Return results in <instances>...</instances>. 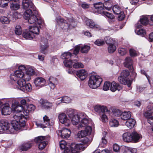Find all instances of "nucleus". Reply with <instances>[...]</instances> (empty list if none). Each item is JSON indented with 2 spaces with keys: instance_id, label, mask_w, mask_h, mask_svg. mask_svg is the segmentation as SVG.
<instances>
[{
  "instance_id": "nucleus-9",
  "label": "nucleus",
  "mask_w": 153,
  "mask_h": 153,
  "mask_svg": "<svg viewBox=\"0 0 153 153\" xmlns=\"http://www.w3.org/2000/svg\"><path fill=\"white\" fill-rule=\"evenodd\" d=\"M47 137H46L40 136L35 139L34 141L38 145L39 148L40 150L44 149L48 143Z\"/></svg>"
},
{
  "instance_id": "nucleus-17",
  "label": "nucleus",
  "mask_w": 153,
  "mask_h": 153,
  "mask_svg": "<svg viewBox=\"0 0 153 153\" xmlns=\"http://www.w3.org/2000/svg\"><path fill=\"white\" fill-rule=\"evenodd\" d=\"M34 83L35 86L40 88L46 85V81L42 77H38L34 80Z\"/></svg>"
},
{
  "instance_id": "nucleus-25",
  "label": "nucleus",
  "mask_w": 153,
  "mask_h": 153,
  "mask_svg": "<svg viewBox=\"0 0 153 153\" xmlns=\"http://www.w3.org/2000/svg\"><path fill=\"white\" fill-rule=\"evenodd\" d=\"M85 23L90 28L98 29L100 28V26L95 24L92 20L87 19L85 20Z\"/></svg>"
},
{
  "instance_id": "nucleus-59",
  "label": "nucleus",
  "mask_w": 153,
  "mask_h": 153,
  "mask_svg": "<svg viewBox=\"0 0 153 153\" xmlns=\"http://www.w3.org/2000/svg\"><path fill=\"white\" fill-rule=\"evenodd\" d=\"M130 54L131 56L134 57L137 55V52L133 49H131L129 51Z\"/></svg>"
},
{
  "instance_id": "nucleus-22",
  "label": "nucleus",
  "mask_w": 153,
  "mask_h": 153,
  "mask_svg": "<svg viewBox=\"0 0 153 153\" xmlns=\"http://www.w3.org/2000/svg\"><path fill=\"white\" fill-rule=\"evenodd\" d=\"M2 115H10L11 112V109L8 105H4L1 107Z\"/></svg>"
},
{
  "instance_id": "nucleus-54",
  "label": "nucleus",
  "mask_w": 153,
  "mask_h": 153,
  "mask_svg": "<svg viewBox=\"0 0 153 153\" xmlns=\"http://www.w3.org/2000/svg\"><path fill=\"white\" fill-rule=\"evenodd\" d=\"M8 0H0V6L4 7L8 5Z\"/></svg>"
},
{
  "instance_id": "nucleus-45",
  "label": "nucleus",
  "mask_w": 153,
  "mask_h": 153,
  "mask_svg": "<svg viewBox=\"0 0 153 153\" xmlns=\"http://www.w3.org/2000/svg\"><path fill=\"white\" fill-rule=\"evenodd\" d=\"M0 22L3 24H8L10 22V20L9 19L4 16H1L0 18Z\"/></svg>"
},
{
  "instance_id": "nucleus-37",
  "label": "nucleus",
  "mask_w": 153,
  "mask_h": 153,
  "mask_svg": "<svg viewBox=\"0 0 153 153\" xmlns=\"http://www.w3.org/2000/svg\"><path fill=\"white\" fill-rule=\"evenodd\" d=\"M29 30L33 34H38L39 33V30L37 26H30Z\"/></svg>"
},
{
  "instance_id": "nucleus-28",
  "label": "nucleus",
  "mask_w": 153,
  "mask_h": 153,
  "mask_svg": "<svg viewBox=\"0 0 153 153\" xmlns=\"http://www.w3.org/2000/svg\"><path fill=\"white\" fill-rule=\"evenodd\" d=\"M123 140L126 142H132V138L131 137V133L129 132L124 133L122 136Z\"/></svg>"
},
{
  "instance_id": "nucleus-23",
  "label": "nucleus",
  "mask_w": 153,
  "mask_h": 153,
  "mask_svg": "<svg viewBox=\"0 0 153 153\" xmlns=\"http://www.w3.org/2000/svg\"><path fill=\"white\" fill-rule=\"evenodd\" d=\"M94 7L96 9V11L99 14H102L104 11V4L101 2L95 3L94 4Z\"/></svg>"
},
{
  "instance_id": "nucleus-33",
  "label": "nucleus",
  "mask_w": 153,
  "mask_h": 153,
  "mask_svg": "<svg viewBox=\"0 0 153 153\" xmlns=\"http://www.w3.org/2000/svg\"><path fill=\"white\" fill-rule=\"evenodd\" d=\"M23 36L24 38L27 39H31L34 37V35L29 30L24 31L23 33Z\"/></svg>"
},
{
  "instance_id": "nucleus-63",
  "label": "nucleus",
  "mask_w": 153,
  "mask_h": 153,
  "mask_svg": "<svg viewBox=\"0 0 153 153\" xmlns=\"http://www.w3.org/2000/svg\"><path fill=\"white\" fill-rule=\"evenodd\" d=\"M80 5H81L82 7L84 9H87L89 7V5L86 3L85 2L82 3Z\"/></svg>"
},
{
  "instance_id": "nucleus-56",
  "label": "nucleus",
  "mask_w": 153,
  "mask_h": 153,
  "mask_svg": "<svg viewBox=\"0 0 153 153\" xmlns=\"http://www.w3.org/2000/svg\"><path fill=\"white\" fill-rule=\"evenodd\" d=\"M118 52L121 55L123 56L126 53L127 50L126 48H120L118 49Z\"/></svg>"
},
{
  "instance_id": "nucleus-40",
  "label": "nucleus",
  "mask_w": 153,
  "mask_h": 153,
  "mask_svg": "<svg viewBox=\"0 0 153 153\" xmlns=\"http://www.w3.org/2000/svg\"><path fill=\"white\" fill-rule=\"evenodd\" d=\"M122 112L121 111L118 109H114L112 112V117H120Z\"/></svg>"
},
{
  "instance_id": "nucleus-41",
  "label": "nucleus",
  "mask_w": 153,
  "mask_h": 153,
  "mask_svg": "<svg viewBox=\"0 0 153 153\" xmlns=\"http://www.w3.org/2000/svg\"><path fill=\"white\" fill-rule=\"evenodd\" d=\"M32 89V87L31 84L29 83H28L27 84H25V85L24 86L21 91H27L28 92H30Z\"/></svg>"
},
{
  "instance_id": "nucleus-46",
  "label": "nucleus",
  "mask_w": 153,
  "mask_h": 153,
  "mask_svg": "<svg viewBox=\"0 0 153 153\" xmlns=\"http://www.w3.org/2000/svg\"><path fill=\"white\" fill-rule=\"evenodd\" d=\"M135 31L137 34L138 35H140L142 36H144L146 33V31L143 29H136Z\"/></svg>"
},
{
  "instance_id": "nucleus-10",
  "label": "nucleus",
  "mask_w": 153,
  "mask_h": 153,
  "mask_svg": "<svg viewBox=\"0 0 153 153\" xmlns=\"http://www.w3.org/2000/svg\"><path fill=\"white\" fill-rule=\"evenodd\" d=\"M56 20L58 25L62 29L67 30L68 29L70 24L66 20L59 16L56 17Z\"/></svg>"
},
{
  "instance_id": "nucleus-3",
  "label": "nucleus",
  "mask_w": 153,
  "mask_h": 153,
  "mask_svg": "<svg viewBox=\"0 0 153 153\" xmlns=\"http://www.w3.org/2000/svg\"><path fill=\"white\" fill-rule=\"evenodd\" d=\"M38 16V13L36 9L34 10H27L24 13V17L25 20H27L29 23L32 24L36 22Z\"/></svg>"
},
{
  "instance_id": "nucleus-27",
  "label": "nucleus",
  "mask_w": 153,
  "mask_h": 153,
  "mask_svg": "<svg viewBox=\"0 0 153 153\" xmlns=\"http://www.w3.org/2000/svg\"><path fill=\"white\" fill-rule=\"evenodd\" d=\"M10 8L12 10H16L20 8V5L19 1L12 0L10 2Z\"/></svg>"
},
{
  "instance_id": "nucleus-8",
  "label": "nucleus",
  "mask_w": 153,
  "mask_h": 153,
  "mask_svg": "<svg viewBox=\"0 0 153 153\" xmlns=\"http://www.w3.org/2000/svg\"><path fill=\"white\" fill-rule=\"evenodd\" d=\"M30 79V77L29 76L26 75L24 78L20 79H17L15 82H14V83L17 84L15 87L14 88H15L21 90L22 88H23L24 86L25 85L26 81H29Z\"/></svg>"
},
{
  "instance_id": "nucleus-30",
  "label": "nucleus",
  "mask_w": 153,
  "mask_h": 153,
  "mask_svg": "<svg viewBox=\"0 0 153 153\" xmlns=\"http://www.w3.org/2000/svg\"><path fill=\"white\" fill-rule=\"evenodd\" d=\"M131 137L132 138V142L134 143L138 142L140 139L142 138L141 135L135 131L131 133Z\"/></svg>"
},
{
  "instance_id": "nucleus-31",
  "label": "nucleus",
  "mask_w": 153,
  "mask_h": 153,
  "mask_svg": "<svg viewBox=\"0 0 153 153\" xmlns=\"http://www.w3.org/2000/svg\"><path fill=\"white\" fill-rule=\"evenodd\" d=\"M131 114L130 112L124 111L121 113L120 116L121 119L123 120H127L131 118Z\"/></svg>"
},
{
  "instance_id": "nucleus-7",
  "label": "nucleus",
  "mask_w": 153,
  "mask_h": 153,
  "mask_svg": "<svg viewBox=\"0 0 153 153\" xmlns=\"http://www.w3.org/2000/svg\"><path fill=\"white\" fill-rule=\"evenodd\" d=\"M83 114H82V112L76 114L73 111H71L68 114V116L71 120L73 124L76 125L78 124L80 120V118L82 116H83Z\"/></svg>"
},
{
  "instance_id": "nucleus-2",
  "label": "nucleus",
  "mask_w": 153,
  "mask_h": 153,
  "mask_svg": "<svg viewBox=\"0 0 153 153\" xmlns=\"http://www.w3.org/2000/svg\"><path fill=\"white\" fill-rule=\"evenodd\" d=\"M90 143L89 139L87 137H85L82 140V144L72 145L70 149H65L64 153H79V150H84V148L86 147Z\"/></svg>"
},
{
  "instance_id": "nucleus-20",
  "label": "nucleus",
  "mask_w": 153,
  "mask_h": 153,
  "mask_svg": "<svg viewBox=\"0 0 153 153\" xmlns=\"http://www.w3.org/2000/svg\"><path fill=\"white\" fill-rule=\"evenodd\" d=\"M71 131L68 128H63L60 130L59 131V134L63 138H68L70 135Z\"/></svg>"
},
{
  "instance_id": "nucleus-35",
  "label": "nucleus",
  "mask_w": 153,
  "mask_h": 153,
  "mask_svg": "<svg viewBox=\"0 0 153 153\" xmlns=\"http://www.w3.org/2000/svg\"><path fill=\"white\" fill-rule=\"evenodd\" d=\"M26 74L27 76L30 77V76L33 75L35 74L34 69L32 67L30 66H27L25 67Z\"/></svg>"
},
{
  "instance_id": "nucleus-38",
  "label": "nucleus",
  "mask_w": 153,
  "mask_h": 153,
  "mask_svg": "<svg viewBox=\"0 0 153 153\" xmlns=\"http://www.w3.org/2000/svg\"><path fill=\"white\" fill-rule=\"evenodd\" d=\"M116 47L115 43L113 44H110L108 45V51L110 53H112L114 52L116 50Z\"/></svg>"
},
{
  "instance_id": "nucleus-29",
  "label": "nucleus",
  "mask_w": 153,
  "mask_h": 153,
  "mask_svg": "<svg viewBox=\"0 0 153 153\" xmlns=\"http://www.w3.org/2000/svg\"><path fill=\"white\" fill-rule=\"evenodd\" d=\"M122 89V88L118 83L113 82L111 84L110 90L112 92H115L116 90L118 91Z\"/></svg>"
},
{
  "instance_id": "nucleus-44",
  "label": "nucleus",
  "mask_w": 153,
  "mask_h": 153,
  "mask_svg": "<svg viewBox=\"0 0 153 153\" xmlns=\"http://www.w3.org/2000/svg\"><path fill=\"white\" fill-rule=\"evenodd\" d=\"M90 47L89 46L84 45L81 47L80 51L82 53H87L89 51Z\"/></svg>"
},
{
  "instance_id": "nucleus-64",
  "label": "nucleus",
  "mask_w": 153,
  "mask_h": 153,
  "mask_svg": "<svg viewBox=\"0 0 153 153\" xmlns=\"http://www.w3.org/2000/svg\"><path fill=\"white\" fill-rule=\"evenodd\" d=\"M146 111L152 114L153 113V108L151 106H148L146 108Z\"/></svg>"
},
{
  "instance_id": "nucleus-55",
  "label": "nucleus",
  "mask_w": 153,
  "mask_h": 153,
  "mask_svg": "<svg viewBox=\"0 0 153 153\" xmlns=\"http://www.w3.org/2000/svg\"><path fill=\"white\" fill-rule=\"evenodd\" d=\"M111 85V83L109 82H105L103 87V89L104 91H107L108 90Z\"/></svg>"
},
{
  "instance_id": "nucleus-62",
  "label": "nucleus",
  "mask_w": 153,
  "mask_h": 153,
  "mask_svg": "<svg viewBox=\"0 0 153 153\" xmlns=\"http://www.w3.org/2000/svg\"><path fill=\"white\" fill-rule=\"evenodd\" d=\"M101 111L102 112H107L109 111L106 106L104 105H101Z\"/></svg>"
},
{
  "instance_id": "nucleus-60",
  "label": "nucleus",
  "mask_w": 153,
  "mask_h": 153,
  "mask_svg": "<svg viewBox=\"0 0 153 153\" xmlns=\"http://www.w3.org/2000/svg\"><path fill=\"white\" fill-rule=\"evenodd\" d=\"M101 120L103 122H108V118L107 116L104 114H103L101 117Z\"/></svg>"
},
{
  "instance_id": "nucleus-1",
  "label": "nucleus",
  "mask_w": 153,
  "mask_h": 153,
  "mask_svg": "<svg viewBox=\"0 0 153 153\" xmlns=\"http://www.w3.org/2000/svg\"><path fill=\"white\" fill-rule=\"evenodd\" d=\"M35 109V107L33 104H30L27 107V110L23 112L24 115L20 113L14 114L13 118L15 119L13 121L12 125L13 128L11 129L10 133H12L14 130H20L22 127L25 125V122L29 119L28 114L29 111H33Z\"/></svg>"
},
{
  "instance_id": "nucleus-34",
  "label": "nucleus",
  "mask_w": 153,
  "mask_h": 153,
  "mask_svg": "<svg viewBox=\"0 0 153 153\" xmlns=\"http://www.w3.org/2000/svg\"><path fill=\"white\" fill-rule=\"evenodd\" d=\"M49 85L51 88L53 89L55 87V85L57 84V81L56 78L52 76H50L48 79Z\"/></svg>"
},
{
  "instance_id": "nucleus-14",
  "label": "nucleus",
  "mask_w": 153,
  "mask_h": 153,
  "mask_svg": "<svg viewBox=\"0 0 153 153\" xmlns=\"http://www.w3.org/2000/svg\"><path fill=\"white\" fill-rule=\"evenodd\" d=\"M83 116H82L80 118V121H79L78 123L79 128L86 127L89 124L90 121L87 118L86 115L84 113L82 112Z\"/></svg>"
},
{
  "instance_id": "nucleus-16",
  "label": "nucleus",
  "mask_w": 153,
  "mask_h": 153,
  "mask_svg": "<svg viewBox=\"0 0 153 153\" xmlns=\"http://www.w3.org/2000/svg\"><path fill=\"white\" fill-rule=\"evenodd\" d=\"M44 120V124L38 123L37 122L36 123V125L38 127H40L42 128L47 127L48 126H51L54 124V122L52 120L51 123L50 120L48 118L47 116H45L43 117Z\"/></svg>"
},
{
  "instance_id": "nucleus-51",
  "label": "nucleus",
  "mask_w": 153,
  "mask_h": 153,
  "mask_svg": "<svg viewBox=\"0 0 153 153\" xmlns=\"http://www.w3.org/2000/svg\"><path fill=\"white\" fill-rule=\"evenodd\" d=\"M101 14L111 19H113L114 18V16L112 13L106 11H104Z\"/></svg>"
},
{
  "instance_id": "nucleus-12",
  "label": "nucleus",
  "mask_w": 153,
  "mask_h": 153,
  "mask_svg": "<svg viewBox=\"0 0 153 153\" xmlns=\"http://www.w3.org/2000/svg\"><path fill=\"white\" fill-rule=\"evenodd\" d=\"M10 124L6 120L2 119L0 121V133H2L5 131L9 130Z\"/></svg>"
},
{
  "instance_id": "nucleus-15",
  "label": "nucleus",
  "mask_w": 153,
  "mask_h": 153,
  "mask_svg": "<svg viewBox=\"0 0 153 153\" xmlns=\"http://www.w3.org/2000/svg\"><path fill=\"white\" fill-rule=\"evenodd\" d=\"M92 128L91 126H87L85 128V129L79 131L77 134L78 137L79 138L83 137L90 135L91 132Z\"/></svg>"
},
{
  "instance_id": "nucleus-4",
  "label": "nucleus",
  "mask_w": 153,
  "mask_h": 153,
  "mask_svg": "<svg viewBox=\"0 0 153 153\" xmlns=\"http://www.w3.org/2000/svg\"><path fill=\"white\" fill-rule=\"evenodd\" d=\"M25 66L24 65H21L19 67V69L16 71L13 74H11L10 77L12 82H15L17 79L23 78L27 75H25Z\"/></svg>"
},
{
  "instance_id": "nucleus-6",
  "label": "nucleus",
  "mask_w": 153,
  "mask_h": 153,
  "mask_svg": "<svg viewBox=\"0 0 153 153\" xmlns=\"http://www.w3.org/2000/svg\"><path fill=\"white\" fill-rule=\"evenodd\" d=\"M130 73L127 70H124L121 73L120 76L118 77V80L122 84L127 85L130 87L131 81L129 79Z\"/></svg>"
},
{
  "instance_id": "nucleus-53",
  "label": "nucleus",
  "mask_w": 153,
  "mask_h": 153,
  "mask_svg": "<svg viewBox=\"0 0 153 153\" xmlns=\"http://www.w3.org/2000/svg\"><path fill=\"white\" fill-rule=\"evenodd\" d=\"M94 43L97 46H100L103 45L105 42L103 39H98L95 41Z\"/></svg>"
},
{
  "instance_id": "nucleus-61",
  "label": "nucleus",
  "mask_w": 153,
  "mask_h": 153,
  "mask_svg": "<svg viewBox=\"0 0 153 153\" xmlns=\"http://www.w3.org/2000/svg\"><path fill=\"white\" fill-rule=\"evenodd\" d=\"M81 47L80 45H77L76 46L74 51V54L75 55L77 54L79 52Z\"/></svg>"
},
{
  "instance_id": "nucleus-57",
  "label": "nucleus",
  "mask_w": 153,
  "mask_h": 153,
  "mask_svg": "<svg viewBox=\"0 0 153 153\" xmlns=\"http://www.w3.org/2000/svg\"><path fill=\"white\" fill-rule=\"evenodd\" d=\"M105 41L106 43L108 45H109L110 44H113L115 43V42L113 39L109 37H106L105 38Z\"/></svg>"
},
{
  "instance_id": "nucleus-11",
  "label": "nucleus",
  "mask_w": 153,
  "mask_h": 153,
  "mask_svg": "<svg viewBox=\"0 0 153 153\" xmlns=\"http://www.w3.org/2000/svg\"><path fill=\"white\" fill-rule=\"evenodd\" d=\"M60 122L64 124L65 126H68L70 124V121L66 115L64 113H60L58 116Z\"/></svg>"
},
{
  "instance_id": "nucleus-5",
  "label": "nucleus",
  "mask_w": 153,
  "mask_h": 153,
  "mask_svg": "<svg viewBox=\"0 0 153 153\" xmlns=\"http://www.w3.org/2000/svg\"><path fill=\"white\" fill-rule=\"evenodd\" d=\"M102 81V79L100 76L91 75L89 77L88 84L90 88L95 89L100 86Z\"/></svg>"
},
{
  "instance_id": "nucleus-18",
  "label": "nucleus",
  "mask_w": 153,
  "mask_h": 153,
  "mask_svg": "<svg viewBox=\"0 0 153 153\" xmlns=\"http://www.w3.org/2000/svg\"><path fill=\"white\" fill-rule=\"evenodd\" d=\"M133 61L132 59L130 57H128L126 58L124 62L125 67L128 68L131 72L133 73V68L132 66Z\"/></svg>"
},
{
  "instance_id": "nucleus-13",
  "label": "nucleus",
  "mask_w": 153,
  "mask_h": 153,
  "mask_svg": "<svg viewBox=\"0 0 153 153\" xmlns=\"http://www.w3.org/2000/svg\"><path fill=\"white\" fill-rule=\"evenodd\" d=\"M23 8L25 10H35L36 9L32 2L29 0H23L22 1Z\"/></svg>"
},
{
  "instance_id": "nucleus-43",
  "label": "nucleus",
  "mask_w": 153,
  "mask_h": 153,
  "mask_svg": "<svg viewBox=\"0 0 153 153\" xmlns=\"http://www.w3.org/2000/svg\"><path fill=\"white\" fill-rule=\"evenodd\" d=\"M109 125L111 127H117L119 125V122L116 120L112 119L110 121Z\"/></svg>"
},
{
  "instance_id": "nucleus-39",
  "label": "nucleus",
  "mask_w": 153,
  "mask_h": 153,
  "mask_svg": "<svg viewBox=\"0 0 153 153\" xmlns=\"http://www.w3.org/2000/svg\"><path fill=\"white\" fill-rule=\"evenodd\" d=\"M113 11L114 14L117 15L120 14L122 11L121 8L117 5H114L113 6Z\"/></svg>"
},
{
  "instance_id": "nucleus-48",
  "label": "nucleus",
  "mask_w": 153,
  "mask_h": 153,
  "mask_svg": "<svg viewBox=\"0 0 153 153\" xmlns=\"http://www.w3.org/2000/svg\"><path fill=\"white\" fill-rule=\"evenodd\" d=\"M15 32L18 35H21L22 33V30L21 26L18 25L16 26L15 29Z\"/></svg>"
},
{
  "instance_id": "nucleus-21",
  "label": "nucleus",
  "mask_w": 153,
  "mask_h": 153,
  "mask_svg": "<svg viewBox=\"0 0 153 153\" xmlns=\"http://www.w3.org/2000/svg\"><path fill=\"white\" fill-rule=\"evenodd\" d=\"M40 104L42 108L45 109H50L52 108L53 106L52 103L49 102L47 100H41Z\"/></svg>"
},
{
  "instance_id": "nucleus-47",
  "label": "nucleus",
  "mask_w": 153,
  "mask_h": 153,
  "mask_svg": "<svg viewBox=\"0 0 153 153\" xmlns=\"http://www.w3.org/2000/svg\"><path fill=\"white\" fill-rule=\"evenodd\" d=\"M73 66L74 68H83L84 66L82 62H78L74 63Z\"/></svg>"
},
{
  "instance_id": "nucleus-32",
  "label": "nucleus",
  "mask_w": 153,
  "mask_h": 153,
  "mask_svg": "<svg viewBox=\"0 0 153 153\" xmlns=\"http://www.w3.org/2000/svg\"><path fill=\"white\" fill-rule=\"evenodd\" d=\"M135 123V121L134 119L130 118L126 121L125 124L128 128L131 129L134 127Z\"/></svg>"
},
{
  "instance_id": "nucleus-50",
  "label": "nucleus",
  "mask_w": 153,
  "mask_h": 153,
  "mask_svg": "<svg viewBox=\"0 0 153 153\" xmlns=\"http://www.w3.org/2000/svg\"><path fill=\"white\" fill-rule=\"evenodd\" d=\"M60 100L61 102L63 103H68L71 102V100L70 98L67 96H64L62 97V99Z\"/></svg>"
},
{
  "instance_id": "nucleus-24",
  "label": "nucleus",
  "mask_w": 153,
  "mask_h": 153,
  "mask_svg": "<svg viewBox=\"0 0 153 153\" xmlns=\"http://www.w3.org/2000/svg\"><path fill=\"white\" fill-rule=\"evenodd\" d=\"M48 47V40L45 38L42 39L40 42V49L42 53H44Z\"/></svg>"
},
{
  "instance_id": "nucleus-26",
  "label": "nucleus",
  "mask_w": 153,
  "mask_h": 153,
  "mask_svg": "<svg viewBox=\"0 0 153 153\" xmlns=\"http://www.w3.org/2000/svg\"><path fill=\"white\" fill-rule=\"evenodd\" d=\"M76 74L81 80H83L87 77L88 73L85 70L82 69L77 71L76 72Z\"/></svg>"
},
{
  "instance_id": "nucleus-58",
  "label": "nucleus",
  "mask_w": 153,
  "mask_h": 153,
  "mask_svg": "<svg viewBox=\"0 0 153 153\" xmlns=\"http://www.w3.org/2000/svg\"><path fill=\"white\" fill-rule=\"evenodd\" d=\"M66 143L64 140H62L59 142V146L61 149H64L66 147Z\"/></svg>"
},
{
  "instance_id": "nucleus-36",
  "label": "nucleus",
  "mask_w": 153,
  "mask_h": 153,
  "mask_svg": "<svg viewBox=\"0 0 153 153\" xmlns=\"http://www.w3.org/2000/svg\"><path fill=\"white\" fill-rule=\"evenodd\" d=\"M32 146V144L30 142L23 143L20 147V149L22 151H26L30 149Z\"/></svg>"
},
{
  "instance_id": "nucleus-42",
  "label": "nucleus",
  "mask_w": 153,
  "mask_h": 153,
  "mask_svg": "<svg viewBox=\"0 0 153 153\" xmlns=\"http://www.w3.org/2000/svg\"><path fill=\"white\" fill-rule=\"evenodd\" d=\"M148 18V16L147 15L142 16L140 19L141 23L143 25H146L149 22Z\"/></svg>"
},
{
  "instance_id": "nucleus-52",
  "label": "nucleus",
  "mask_w": 153,
  "mask_h": 153,
  "mask_svg": "<svg viewBox=\"0 0 153 153\" xmlns=\"http://www.w3.org/2000/svg\"><path fill=\"white\" fill-rule=\"evenodd\" d=\"M63 62L65 66L67 67H72L73 63L72 60H65Z\"/></svg>"
},
{
  "instance_id": "nucleus-49",
  "label": "nucleus",
  "mask_w": 153,
  "mask_h": 153,
  "mask_svg": "<svg viewBox=\"0 0 153 153\" xmlns=\"http://www.w3.org/2000/svg\"><path fill=\"white\" fill-rule=\"evenodd\" d=\"M72 56L71 53L69 52H65L63 53L61 57L62 59H68L70 58Z\"/></svg>"
},
{
  "instance_id": "nucleus-19",
  "label": "nucleus",
  "mask_w": 153,
  "mask_h": 153,
  "mask_svg": "<svg viewBox=\"0 0 153 153\" xmlns=\"http://www.w3.org/2000/svg\"><path fill=\"white\" fill-rule=\"evenodd\" d=\"M12 107L15 113V114L17 113H20L19 112H21L23 109V107L16 101L13 102Z\"/></svg>"
}]
</instances>
